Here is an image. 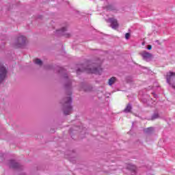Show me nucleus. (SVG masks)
Returning <instances> with one entry per match:
<instances>
[{"label": "nucleus", "mask_w": 175, "mask_h": 175, "mask_svg": "<svg viewBox=\"0 0 175 175\" xmlns=\"http://www.w3.org/2000/svg\"><path fill=\"white\" fill-rule=\"evenodd\" d=\"M57 73H60V75H64L63 77L66 80V82L64 84V88L66 90V95L68 96H71L72 95V80L69 79V77L68 76V73H66V70L64 67L56 66L55 68Z\"/></svg>", "instance_id": "nucleus-1"}, {"label": "nucleus", "mask_w": 175, "mask_h": 175, "mask_svg": "<svg viewBox=\"0 0 175 175\" xmlns=\"http://www.w3.org/2000/svg\"><path fill=\"white\" fill-rule=\"evenodd\" d=\"M72 103L73 100L70 96L64 98L61 101L63 106V112L64 116H69V114L72 113V110L73 109V107L72 106Z\"/></svg>", "instance_id": "nucleus-2"}, {"label": "nucleus", "mask_w": 175, "mask_h": 175, "mask_svg": "<svg viewBox=\"0 0 175 175\" xmlns=\"http://www.w3.org/2000/svg\"><path fill=\"white\" fill-rule=\"evenodd\" d=\"M25 46H27V37L24 36H18L14 44L15 49H23Z\"/></svg>", "instance_id": "nucleus-3"}, {"label": "nucleus", "mask_w": 175, "mask_h": 175, "mask_svg": "<svg viewBox=\"0 0 175 175\" xmlns=\"http://www.w3.org/2000/svg\"><path fill=\"white\" fill-rule=\"evenodd\" d=\"M84 70H86L88 73H90L92 75H100V72H102V69L100 68H77V74L80 75V73L84 72Z\"/></svg>", "instance_id": "nucleus-4"}, {"label": "nucleus", "mask_w": 175, "mask_h": 175, "mask_svg": "<svg viewBox=\"0 0 175 175\" xmlns=\"http://www.w3.org/2000/svg\"><path fill=\"white\" fill-rule=\"evenodd\" d=\"M166 82L169 85L175 90V72L172 71H170L166 73L165 75Z\"/></svg>", "instance_id": "nucleus-5"}, {"label": "nucleus", "mask_w": 175, "mask_h": 175, "mask_svg": "<svg viewBox=\"0 0 175 175\" xmlns=\"http://www.w3.org/2000/svg\"><path fill=\"white\" fill-rule=\"evenodd\" d=\"M55 36L59 38V36H64V38H70L72 33H68V26L63 27L60 29L56 30L55 33Z\"/></svg>", "instance_id": "nucleus-6"}, {"label": "nucleus", "mask_w": 175, "mask_h": 175, "mask_svg": "<svg viewBox=\"0 0 175 175\" xmlns=\"http://www.w3.org/2000/svg\"><path fill=\"white\" fill-rule=\"evenodd\" d=\"M9 166L10 169H14V170H18V172L24 170V166L21 165V164L16 161V160H10Z\"/></svg>", "instance_id": "nucleus-7"}, {"label": "nucleus", "mask_w": 175, "mask_h": 175, "mask_svg": "<svg viewBox=\"0 0 175 175\" xmlns=\"http://www.w3.org/2000/svg\"><path fill=\"white\" fill-rule=\"evenodd\" d=\"M8 75V69L5 66H3L2 64L0 63V84L6 79V76Z\"/></svg>", "instance_id": "nucleus-8"}, {"label": "nucleus", "mask_w": 175, "mask_h": 175, "mask_svg": "<svg viewBox=\"0 0 175 175\" xmlns=\"http://www.w3.org/2000/svg\"><path fill=\"white\" fill-rule=\"evenodd\" d=\"M139 99L144 105H146V106H152L155 101L152 100V98L148 99L146 96H139Z\"/></svg>", "instance_id": "nucleus-9"}, {"label": "nucleus", "mask_w": 175, "mask_h": 175, "mask_svg": "<svg viewBox=\"0 0 175 175\" xmlns=\"http://www.w3.org/2000/svg\"><path fill=\"white\" fill-rule=\"evenodd\" d=\"M108 23H110V27L112 29H118V27H120V25H118L117 19L114 18H108Z\"/></svg>", "instance_id": "nucleus-10"}, {"label": "nucleus", "mask_w": 175, "mask_h": 175, "mask_svg": "<svg viewBox=\"0 0 175 175\" xmlns=\"http://www.w3.org/2000/svg\"><path fill=\"white\" fill-rule=\"evenodd\" d=\"M142 57H143V59L148 62V61H151V58H152V54L144 51L141 54Z\"/></svg>", "instance_id": "nucleus-11"}, {"label": "nucleus", "mask_w": 175, "mask_h": 175, "mask_svg": "<svg viewBox=\"0 0 175 175\" xmlns=\"http://www.w3.org/2000/svg\"><path fill=\"white\" fill-rule=\"evenodd\" d=\"M126 169L130 172L131 175H136V166L133 164H127Z\"/></svg>", "instance_id": "nucleus-12"}, {"label": "nucleus", "mask_w": 175, "mask_h": 175, "mask_svg": "<svg viewBox=\"0 0 175 175\" xmlns=\"http://www.w3.org/2000/svg\"><path fill=\"white\" fill-rule=\"evenodd\" d=\"M83 88L85 92H91L93 90L92 85H84Z\"/></svg>", "instance_id": "nucleus-13"}, {"label": "nucleus", "mask_w": 175, "mask_h": 175, "mask_svg": "<svg viewBox=\"0 0 175 175\" xmlns=\"http://www.w3.org/2000/svg\"><path fill=\"white\" fill-rule=\"evenodd\" d=\"M144 132L147 135H152L154 133V127H149L144 129Z\"/></svg>", "instance_id": "nucleus-14"}, {"label": "nucleus", "mask_w": 175, "mask_h": 175, "mask_svg": "<svg viewBox=\"0 0 175 175\" xmlns=\"http://www.w3.org/2000/svg\"><path fill=\"white\" fill-rule=\"evenodd\" d=\"M131 111H132V104L129 103L126 108L124 109V113H131Z\"/></svg>", "instance_id": "nucleus-15"}, {"label": "nucleus", "mask_w": 175, "mask_h": 175, "mask_svg": "<svg viewBox=\"0 0 175 175\" xmlns=\"http://www.w3.org/2000/svg\"><path fill=\"white\" fill-rule=\"evenodd\" d=\"M157 118H159V113L158 111H154L153 114L150 117L151 121H154L155 120H157Z\"/></svg>", "instance_id": "nucleus-16"}, {"label": "nucleus", "mask_w": 175, "mask_h": 175, "mask_svg": "<svg viewBox=\"0 0 175 175\" xmlns=\"http://www.w3.org/2000/svg\"><path fill=\"white\" fill-rule=\"evenodd\" d=\"M116 80H117L116 77H112L110 78L108 82L109 85L111 86L113 84H114L116 83Z\"/></svg>", "instance_id": "nucleus-17"}, {"label": "nucleus", "mask_w": 175, "mask_h": 175, "mask_svg": "<svg viewBox=\"0 0 175 175\" xmlns=\"http://www.w3.org/2000/svg\"><path fill=\"white\" fill-rule=\"evenodd\" d=\"M35 64H36V65H40V66H42L43 65V62L40 60V59H36Z\"/></svg>", "instance_id": "nucleus-18"}, {"label": "nucleus", "mask_w": 175, "mask_h": 175, "mask_svg": "<svg viewBox=\"0 0 175 175\" xmlns=\"http://www.w3.org/2000/svg\"><path fill=\"white\" fill-rule=\"evenodd\" d=\"M107 10H114V6L113 5H108L105 7Z\"/></svg>", "instance_id": "nucleus-19"}, {"label": "nucleus", "mask_w": 175, "mask_h": 175, "mask_svg": "<svg viewBox=\"0 0 175 175\" xmlns=\"http://www.w3.org/2000/svg\"><path fill=\"white\" fill-rule=\"evenodd\" d=\"M126 81L127 83H132V78L131 77H126Z\"/></svg>", "instance_id": "nucleus-20"}, {"label": "nucleus", "mask_w": 175, "mask_h": 175, "mask_svg": "<svg viewBox=\"0 0 175 175\" xmlns=\"http://www.w3.org/2000/svg\"><path fill=\"white\" fill-rule=\"evenodd\" d=\"M129 38H131V33H126L125 34V39H126V40H128V39H129Z\"/></svg>", "instance_id": "nucleus-21"}, {"label": "nucleus", "mask_w": 175, "mask_h": 175, "mask_svg": "<svg viewBox=\"0 0 175 175\" xmlns=\"http://www.w3.org/2000/svg\"><path fill=\"white\" fill-rule=\"evenodd\" d=\"M72 132H73V129L72 128L70 129L69 133L71 135V137L73 139V135H72Z\"/></svg>", "instance_id": "nucleus-22"}, {"label": "nucleus", "mask_w": 175, "mask_h": 175, "mask_svg": "<svg viewBox=\"0 0 175 175\" xmlns=\"http://www.w3.org/2000/svg\"><path fill=\"white\" fill-rule=\"evenodd\" d=\"M151 49H152V46H151L150 44H148L147 46V50H151Z\"/></svg>", "instance_id": "nucleus-23"}, {"label": "nucleus", "mask_w": 175, "mask_h": 175, "mask_svg": "<svg viewBox=\"0 0 175 175\" xmlns=\"http://www.w3.org/2000/svg\"><path fill=\"white\" fill-rule=\"evenodd\" d=\"M53 68V66L48 65L46 66V69H51Z\"/></svg>", "instance_id": "nucleus-24"}, {"label": "nucleus", "mask_w": 175, "mask_h": 175, "mask_svg": "<svg viewBox=\"0 0 175 175\" xmlns=\"http://www.w3.org/2000/svg\"><path fill=\"white\" fill-rule=\"evenodd\" d=\"M152 94L154 98H158V95H157V94H155V93H152Z\"/></svg>", "instance_id": "nucleus-25"}, {"label": "nucleus", "mask_w": 175, "mask_h": 175, "mask_svg": "<svg viewBox=\"0 0 175 175\" xmlns=\"http://www.w3.org/2000/svg\"><path fill=\"white\" fill-rule=\"evenodd\" d=\"M155 42L156 43H158V44H161V43H159V40H157Z\"/></svg>", "instance_id": "nucleus-26"}, {"label": "nucleus", "mask_w": 175, "mask_h": 175, "mask_svg": "<svg viewBox=\"0 0 175 175\" xmlns=\"http://www.w3.org/2000/svg\"><path fill=\"white\" fill-rule=\"evenodd\" d=\"M38 18H42V16L41 15H39Z\"/></svg>", "instance_id": "nucleus-27"}]
</instances>
